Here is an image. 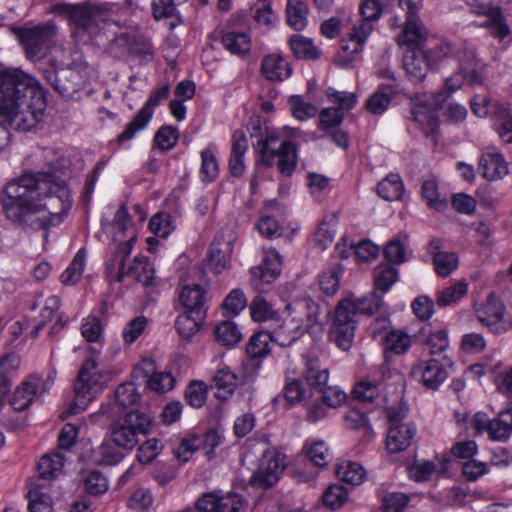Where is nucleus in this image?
<instances>
[{
    "label": "nucleus",
    "instance_id": "obj_1",
    "mask_svg": "<svg viewBox=\"0 0 512 512\" xmlns=\"http://www.w3.org/2000/svg\"><path fill=\"white\" fill-rule=\"evenodd\" d=\"M59 167L51 162L48 171L26 172L7 183L0 202L11 223L35 231L62 223L72 200L66 182L56 175Z\"/></svg>",
    "mask_w": 512,
    "mask_h": 512
},
{
    "label": "nucleus",
    "instance_id": "obj_2",
    "mask_svg": "<svg viewBox=\"0 0 512 512\" xmlns=\"http://www.w3.org/2000/svg\"><path fill=\"white\" fill-rule=\"evenodd\" d=\"M46 96L39 82L20 69L0 70V122L27 132L42 121Z\"/></svg>",
    "mask_w": 512,
    "mask_h": 512
},
{
    "label": "nucleus",
    "instance_id": "obj_3",
    "mask_svg": "<svg viewBox=\"0 0 512 512\" xmlns=\"http://www.w3.org/2000/svg\"><path fill=\"white\" fill-rule=\"evenodd\" d=\"M113 371L101 357V349L89 346L88 356L82 363L74 382L72 414L84 411L113 379Z\"/></svg>",
    "mask_w": 512,
    "mask_h": 512
},
{
    "label": "nucleus",
    "instance_id": "obj_4",
    "mask_svg": "<svg viewBox=\"0 0 512 512\" xmlns=\"http://www.w3.org/2000/svg\"><path fill=\"white\" fill-rule=\"evenodd\" d=\"M382 305V295L377 292H373L357 302L350 299L341 300L334 311L333 322L329 330L330 340L341 350H349L355 336L357 316L360 314L373 315Z\"/></svg>",
    "mask_w": 512,
    "mask_h": 512
},
{
    "label": "nucleus",
    "instance_id": "obj_5",
    "mask_svg": "<svg viewBox=\"0 0 512 512\" xmlns=\"http://www.w3.org/2000/svg\"><path fill=\"white\" fill-rule=\"evenodd\" d=\"M53 11L69 17L71 35L80 44H89L109 25V12L102 6L60 3Z\"/></svg>",
    "mask_w": 512,
    "mask_h": 512
},
{
    "label": "nucleus",
    "instance_id": "obj_6",
    "mask_svg": "<svg viewBox=\"0 0 512 512\" xmlns=\"http://www.w3.org/2000/svg\"><path fill=\"white\" fill-rule=\"evenodd\" d=\"M153 424L154 417L149 412L133 409L110 424L109 437L117 448L132 451L139 443L140 436L151 432Z\"/></svg>",
    "mask_w": 512,
    "mask_h": 512
},
{
    "label": "nucleus",
    "instance_id": "obj_7",
    "mask_svg": "<svg viewBox=\"0 0 512 512\" xmlns=\"http://www.w3.org/2000/svg\"><path fill=\"white\" fill-rule=\"evenodd\" d=\"M136 236L133 234L129 239L116 246L111 258L106 263V273L116 282H122L124 277H133L137 282L146 286L151 285L154 279V271L148 258L145 256H136L127 269H125V261L131 254L133 243Z\"/></svg>",
    "mask_w": 512,
    "mask_h": 512
},
{
    "label": "nucleus",
    "instance_id": "obj_8",
    "mask_svg": "<svg viewBox=\"0 0 512 512\" xmlns=\"http://www.w3.org/2000/svg\"><path fill=\"white\" fill-rule=\"evenodd\" d=\"M459 72L447 78L444 88L451 94L462 87L464 82L470 85L482 84L485 80V64L477 58L475 49L467 42L457 50Z\"/></svg>",
    "mask_w": 512,
    "mask_h": 512
},
{
    "label": "nucleus",
    "instance_id": "obj_9",
    "mask_svg": "<svg viewBox=\"0 0 512 512\" xmlns=\"http://www.w3.org/2000/svg\"><path fill=\"white\" fill-rule=\"evenodd\" d=\"M277 140L276 136H269L257 141L256 148L260 153V161L271 166L275 158H278L277 166L280 173L291 176L297 164L296 146L290 141H283L279 147H273V143Z\"/></svg>",
    "mask_w": 512,
    "mask_h": 512
},
{
    "label": "nucleus",
    "instance_id": "obj_10",
    "mask_svg": "<svg viewBox=\"0 0 512 512\" xmlns=\"http://www.w3.org/2000/svg\"><path fill=\"white\" fill-rule=\"evenodd\" d=\"M477 320L491 333L500 335L512 327V317L506 312L503 302L494 294L475 310Z\"/></svg>",
    "mask_w": 512,
    "mask_h": 512
},
{
    "label": "nucleus",
    "instance_id": "obj_11",
    "mask_svg": "<svg viewBox=\"0 0 512 512\" xmlns=\"http://www.w3.org/2000/svg\"><path fill=\"white\" fill-rule=\"evenodd\" d=\"M471 11L485 19L478 26L486 28L496 39L503 40L510 34V27L499 6L486 3V0H465Z\"/></svg>",
    "mask_w": 512,
    "mask_h": 512
},
{
    "label": "nucleus",
    "instance_id": "obj_12",
    "mask_svg": "<svg viewBox=\"0 0 512 512\" xmlns=\"http://www.w3.org/2000/svg\"><path fill=\"white\" fill-rule=\"evenodd\" d=\"M169 85L164 84L152 91L144 106L137 112L134 118L126 125L125 129L118 136L120 143L129 141L141 130H143L153 116V110L169 96Z\"/></svg>",
    "mask_w": 512,
    "mask_h": 512
},
{
    "label": "nucleus",
    "instance_id": "obj_13",
    "mask_svg": "<svg viewBox=\"0 0 512 512\" xmlns=\"http://www.w3.org/2000/svg\"><path fill=\"white\" fill-rule=\"evenodd\" d=\"M57 32V26L49 21L30 28L20 29L19 39L27 55L36 57L51 46Z\"/></svg>",
    "mask_w": 512,
    "mask_h": 512
},
{
    "label": "nucleus",
    "instance_id": "obj_14",
    "mask_svg": "<svg viewBox=\"0 0 512 512\" xmlns=\"http://www.w3.org/2000/svg\"><path fill=\"white\" fill-rule=\"evenodd\" d=\"M451 365L452 362L446 356L421 361L412 367L411 376L426 388L436 390L447 379V368Z\"/></svg>",
    "mask_w": 512,
    "mask_h": 512
},
{
    "label": "nucleus",
    "instance_id": "obj_15",
    "mask_svg": "<svg viewBox=\"0 0 512 512\" xmlns=\"http://www.w3.org/2000/svg\"><path fill=\"white\" fill-rule=\"evenodd\" d=\"M44 78L64 97H72L84 84L81 72L72 67H51L44 71Z\"/></svg>",
    "mask_w": 512,
    "mask_h": 512
},
{
    "label": "nucleus",
    "instance_id": "obj_16",
    "mask_svg": "<svg viewBox=\"0 0 512 512\" xmlns=\"http://www.w3.org/2000/svg\"><path fill=\"white\" fill-rule=\"evenodd\" d=\"M290 318L296 322L305 332H309L320 323V304L310 296L293 299L287 306Z\"/></svg>",
    "mask_w": 512,
    "mask_h": 512
},
{
    "label": "nucleus",
    "instance_id": "obj_17",
    "mask_svg": "<svg viewBox=\"0 0 512 512\" xmlns=\"http://www.w3.org/2000/svg\"><path fill=\"white\" fill-rule=\"evenodd\" d=\"M196 505L202 512H243L244 501L237 493L220 494L208 492L203 494Z\"/></svg>",
    "mask_w": 512,
    "mask_h": 512
},
{
    "label": "nucleus",
    "instance_id": "obj_18",
    "mask_svg": "<svg viewBox=\"0 0 512 512\" xmlns=\"http://www.w3.org/2000/svg\"><path fill=\"white\" fill-rule=\"evenodd\" d=\"M178 300L184 311L207 316L209 299L206 290L198 284L183 285L178 291Z\"/></svg>",
    "mask_w": 512,
    "mask_h": 512
},
{
    "label": "nucleus",
    "instance_id": "obj_19",
    "mask_svg": "<svg viewBox=\"0 0 512 512\" xmlns=\"http://www.w3.org/2000/svg\"><path fill=\"white\" fill-rule=\"evenodd\" d=\"M284 467V457L273 453L265 455L258 471L251 477V483L263 488L271 487L278 481Z\"/></svg>",
    "mask_w": 512,
    "mask_h": 512
},
{
    "label": "nucleus",
    "instance_id": "obj_20",
    "mask_svg": "<svg viewBox=\"0 0 512 512\" xmlns=\"http://www.w3.org/2000/svg\"><path fill=\"white\" fill-rule=\"evenodd\" d=\"M373 29L374 23L367 20L359 19L354 22L348 34V42L342 41V50L349 56L359 54Z\"/></svg>",
    "mask_w": 512,
    "mask_h": 512
},
{
    "label": "nucleus",
    "instance_id": "obj_21",
    "mask_svg": "<svg viewBox=\"0 0 512 512\" xmlns=\"http://www.w3.org/2000/svg\"><path fill=\"white\" fill-rule=\"evenodd\" d=\"M213 37L231 54L245 56L251 51V38L246 32L215 31Z\"/></svg>",
    "mask_w": 512,
    "mask_h": 512
},
{
    "label": "nucleus",
    "instance_id": "obj_22",
    "mask_svg": "<svg viewBox=\"0 0 512 512\" xmlns=\"http://www.w3.org/2000/svg\"><path fill=\"white\" fill-rule=\"evenodd\" d=\"M123 48L125 52L142 57L152 56V44L142 35L121 33L111 41V49Z\"/></svg>",
    "mask_w": 512,
    "mask_h": 512
},
{
    "label": "nucleus",
    "instance_id": "obj_23",
    "mask_svg": "<svg viewBox=\"0 0 512 512\" xmlns=\"http://www.w3.org/2000/svg\"><path fill=\"white\" fill-rule=\"evenodd\" d=\"M231 252L232 240L230 238L226 240L223 235H217L208 253L209 266L215 273H221L228 267Z\"/></svg>",
    "mask_w": 512,
    "mask_h": 512
},
{
    "label": "nucleus",
    "instance_id": "obj_24",
    "mask_svg": "<svg viewBox=\"0 0 512 512\" xmlns=\"http://www.w3.org/2000/svg\"><path fill=\"white\" fill-rule=\"evenodd\" d=\"M304 371L303 377L312 388L323 387L328 384L329 370L322 367L319 357L312 352L303 355Z\"/></svg>",
    "mask_w": 512,
    "mask_h": 512
},
{
    "label": "nucleus",
    "instance_id": "obj_25",
    "mask_svg": "<svg viewBox=\"0 0 512 512\" xmlns=\"http://www.w3.org/2000/svg\"><path fill=\"white\" fill-rule=\"evenodd\" d=\"M261 73L271 82H282L291 76L292 68L281 55L270 54L261 61Z\"/></svg>",
    "mask_w": 512,
    "mask_h": 512
},
{
    "label": "nucleus",
    "instance_id": "obj_26",
    "mask_svg": "<svg viewBox=\"0 0 512 512\" xmlns=\"http://www.w3.org/2000/svg\"><path fill=\"white\" fill-rule=\"evenodd\" d=\"M479 168L482 176L490 181L502 179L508 173V164L502 154L496 151L483 153Z\"/></svg>",
    "mask_w": 512,
    "mask_h": 512
},
{
    "label": "nucleus",
    "instance_id": "obj_27",
    "mask_svg": "<svg viewBox=\"0 0 512 512\" xmlns=\"http://www.w3.org/2000/svg\"><path fill=\"white\" fill-rule=\"evenodd\" d=\"M247 149L248 140L245 133L242 130L234 131L232 135V148L229 159V170L232 176L240 177L244 174V156Z\"/></svg>",
    "mask_w": 512,
    "mask_h": 512
},
{
    "label": "nucleus",
    "instance_id": "obj_28",
    "mask_svg": "<svg viewBox=\"0 0 512 512\" xmlns=\"http://www.w3.org/2000/svg\"><path fill=\"white\" fill-rule=\"evenodd\" d=\"M398 84H381L377 91L366 101V109L375 115L382 114L389 107L392 97L397 93Z\"/></svg>",
    "mask_w": 512,
    "mask_h": 512
},
{
    "label": "nucleus",
    "instance_id": "obj_29",
    "mask_svg": "<svg viewBox=\"0 0 512 512\" xmlns=\"http://www.w3.org/2000/svg\"><path fill=\"white\" fill-rule=\"evenodd\" d=\"M415 429L410 425L392 426L389 428L386 447L390 453H398L406 450L412 442Z\"/></svg>",
    "mask_w": 512,
    "mask_h": 512
},
{
    "label": "nucleus",
    "instance_id": "obj_30",
    "mask_svg": "<svg viewBox=\"0 0 512 512\" xmlns=\"http://www.w3.org/2000/svg\"><path fill=\"white\" fill-rule=\"evenodd\" d=\"M429 65V53H416L415 51H411L405 55L404 68L408 76L414 82H421L425 79Z\"/></svg>",
    "mask_w": 512,
    "mask_h": 512
},
{
    "label": "nucleus",
    "instance_id": "obj_31",
    "mask_svg": "<svg viewBox=\"0 0 512 512\" xmlns=\"http://www.w3.org/2000/svg\"><path fill=\"white\" fill-rule=\"evenodd\" d=\"M512 434V402L498 413L497 417L491 419L490 439L505 442Z\"/></svg>",
    "mask_w": 512,
    "mask_h": 512
},
{
    "label": "nucleus",
    "instance_id": "obj_32",
    "mask_svg": "<svg viewBox=\"0 0 512 512\" xmlns=\"http://www.w3.org/2000/svg\"><path fill=\"white\" fill-rule=\"evenodd\" d=\"M473 113L481 118L490 116L494 119L498 115H506V105L493 100L488 95L478 94L473 97L470 103Z\"/></svg>",
    "mask_w": 512,
    "mask_h": 512
},
{
    "label": "nucleus",
    "instance_id": "obj_33",
    "mask_svg": "<svg viewBox=\"0 0 512 512\" xmlns=\"http://www.w3.org/2000/svg\"><path fill=\"white\" fill-rule=\"evenodd\" d=\"M426 33L418 19H406L402 33L397 37L400 46L410 49L420 48L425 42Z\"/></svg>",
    "mask_w": 512,
    "mask_h": 512
},
{
    "label": "nucleus",
    "instance_id": "obj_34",
    "mask_svg": "<svg viewBox=\"0 0 512 512\" xmlns=\"http://www.w3.org/2000/svg\"><path fill=\"white\" fill-rule=\"evenodd\" d=\"M269 332L273 342L277 343L281 347L291 346L296 340L306 333L301 326L291 318Z\"/></svg>",
    "mask_w": 512,
    "mask_h": 512
},
{
    "label": "nucleus",
    "instance_id": "obj_35",
    "mask_svg": "<svg viewBox=\"0 0 512 512\" xmlns=\"http://www.w3.org/2000/svg\"><path fill=\"white\" fill-rule=\"evenodd\" d=\"M288 43L294 56L298 59L315 61L321 57V51L314 42L301 34L290 36Z\"/></svg>",
    "mask_w": 512,
    "mask_h": 512
},
{
    "label": "nucleus",
    "instance_id": "obj_36",
    "mask_svg": "<svg viewBox=\"0 0 512 512\" xmlns=\"http://www.w3.org/2000/svg\"><path fill=\"white\" fill-rule=\"evenodd\" d=\"M214 336L218 344L226 347H233L242 339L240 329L231 319H225L215 324Z\"/></svg>",
    "mask_w": 512,
    "mask_h": 512
},
{
    "label": "nucleus",
    "instance_id": "obj_37",
    "mask_svg": "<svg viewBox=\"0 0 512 512\" xmlns=\"http://www.w3.org/2000/svg\"><path fill=\"white\" fill-rule=\"evenodd\" d=\"M141 396L132 382L122 383L115 390L114 404L122 410L140 409Z\"/></svg>",
    "mask_w": 512,
    "mask_h": 512
},
{
    "label": "nucleus",
    "instance_id": "obj_38",
    "mask_svg": "<svg viewBox=\"0 0 512 512\" xmlns=\"http://www.w3.org/2000/svg\"><path fill=\"white\" fill-rule=\"evenodd\" d=\"M212 381L217 388L215 396L221 400H227L237 386V376L228 367L220 368L213 376Z\"/></svg>",
    "mask_w": 512,
    "mask_h": 512
},
{
    "label": "nucleus",
    "instance_id": "obj_39",
    "mask_svg": "<svg viewBox=\"0 0 512 512\" xmlns=\"http://www.w3.org/2000/svg\"><path fill=\"white\" fill-rule=\"evenodd\" d=\"M309 8L301 0H288L286 4L287 24L296 31H302L308 23Z\"/></svg>",
    "mask_w": 512,
    "mask_h": 512
},
{
    "label": "nucleus",
    "instance_id": "obj_40",
    "mask_svg": "<svg viewBox=\"0 0 512 512\" xmlns=\"http://www.w3.org/2000/svg\"><path fill=\"white\" fill-rule=\"evenodd\" d=\"M64 463L65 457L61 452L42 456L38 463V472L40 477L45 480L57 478L63 471Z\"/></svg>",
    "mask_w": 512,
    "mask_h": 512
},
{
    "label": "nucleus",
    "instance_id": "obj_41",
    "mask_svg": "<svg viewBox=\"0 0 512 512\" xmlns=\"http://www.w3.org/2000/svg\"><path fill=\"white\" fill-rule=\"evenodd\" d=\"M404 190L405 188L401 177L395 173L388 174L377 185L378 195L387 201L402 199Z\"/></svg>",
    "mask_w": 512,
    "mask_h": 512
},
{
    "label": "nucleus",
    "instance_id": "obj_42",
    "mask_svg": "<svg viewBox=\"0 0 512 512\" xmlns=\"http://www.w3.org/2000/svg\"><path fill=\"white\" fill-rule=\"evenodd\" d=\"M206 316H197L196 314L184 311L177 316L175 328L179 336L184 340H190L200 329Z\"/></svg>",
    "mask_w": 512,
    "mask_h": 512
},
{
    "label": "nucleus",
    "instance_id": "obj_43",
    "mask_svg": "<svg viewBox=\"0 0 512 512\" xmlns=\"http://www.w3.org/2000/svg\"><path fill=\"white\" fill-rule=\"evenodd\" d=\"M280 271L279 257L278 255H272L266 257L260 265L251 269V277L253 280L269 284L279 276Z\"/></svg>",
    "mask_w": 512,
    "mask_h": 512
},
{
    "label": "nucleus",
    "instance_id": "obj_44",
    "mask_svg": "<svg viewBox=\"0 0 512 512\" xmlns=\"http://www.w3.org/2000/svg\"><path fill=\"white\" fill-rule=\"evenodd\" d=\"M251 317L255 322H279V313L261 295H257L250 303Z\"/></svg>",
    "mask_w": 512,
    "mask_h": 512
},
{
    "label": "nucleus",
    "instance_id": "obj_45",
    "mask_svg": "<svg viewBox=\"0 0 512 512\" xmlns=\"http://www.w3.org/2000/svg\"><path fill=\"white\" fill-rule=\"evenodd\" d=\"M273 342L269 331H260L251 336L246 346V353L250 358H262L270 351V343Z\"/></svg>",
    "mask_w": 512,
    "mask_h": 512
},
{
    "label": "nucleus",
    "instance_id": "obj_46",
    "mask_svg": "<svg viewBox=\"0 0 512 512\" xmlns=\"http://www.w3.org/2000/svg\"><path fill=\"white\" fill-rule=\"evenodd\" d=\"M303 450L307 458L317 467L323 468L332 460L329 448L322 440L307 441Z\"/></svg>",
    "mask_w": 512,
    "mask_h": 512
},
{
    "label": "nucleus",
    "instance_id": "obj_47",
    "mask_svg": "<svg viewBox=\"0 0 512 512\" xmlns=\"http://www.w3.org/2000/svg\"><path fill=\"white\" fill-rule=\"evenodd\" d=\"M399 271L397 268L387 265L380 264L374 269V285L376 290L381 293H386L397 281Z\"/></svg>",
    "mask_w": 512,
    "mask_h": 512
},
{
    "label": "nucleus",
    "instance_id": "obj_48",
    "mask_svg": "<svg viewBox=\"0 0 512 512\" xmlns=\"http://www.w3.org/2000/svg\"><path fill=\"white\" fill-rule=\"evenodd\" d=\"M36 390L37 386L34 382H24L13 392V395L10 399V405L16 411L25 410L31 404L36 394Z\"/></svg>",
    "mask_w": 512,
    "mask_h": 512
},
{
    "label": "nucleus",
    "instance_id": "obj_49",
    "mask_svg": "<svg viewBox=\"0 0 512 512\" xmlns=\"http://www.w3.org/2000/svg\"><path fill=\"white\" fill-rule=\"evenodd\" d=\"M336 474L345 483L359 485L365 477V470L359 463L344 461L338 464Z\"/></svg>",
    "mask_w": 512,
    "mask_h": 512
},
{
    "label": "nucleus",
    "instance_id": "obj_50",
    "mask_svg": "<svg viewBox=\"0 0 512 512\" xmlns=\"http://www.w3.org/2000/svg\"><path fill=\"white\" fill-rule=\"evenodd\" d=\"M86 260V251L84 248H81L66 268V270L60 275V280L65 285H74L76 284L83 273L85 267Z\"/></svg>",
    "mask_w": 512,
    "mask_h": 512
},
{
    "label": "nucleus",
    "instance_id": "obj_51",
    "mask_svg": "<svg viewBox=\"0 0 512 512\" xmlns=\"http://www.w3.org/2000/svg\"><path fill=\"white\" fill-rule=\"evenodd\" d=\"M407 236H397L391 239L384 248L385 258L392 264H401L406 261Z\"/></svg>",
    "mask_w": 512,
    "mask_h": 512
},
{
    "label": "nucleus",
    "instance_id": "obj_52",
    "mask_svg": "<svg viewBox=\"0 0 512 512\" xmlns=\"http://www.w3.org/2000/svg\"><path fill=\"white\" fill-rule=\"evenodd\" d=\"M468 291V285L465 282L455 283L444 290H442L437 298L436 303L440 307H446L457 303L461 298H463Z\"/></svg>",
    "mask_w": 512,
    "mask_h": 512
},
{
    "label": "nucleus",
    "instance_id": "obj_53",
    "mask_svg": "<svg viewBox=\"0 0 512 512\" xmlns=\"http://www.w3.org/2000/svg\"><path fill=\"white\" fill-rule=\"evenodd\" d=\"M288 102L292 111V115L297 120L305 121L314 117L318 112V108L314 104L306 102L300 95L290 96Z\"/></svg>",
    "mask_w": 512,
    "mask_h": 512
},
{
    "label": "nucleus",
    "instance_id": "obj_54",
    "mask_svg": "<svg viewBox=\"0 0 512 512\" xmlns=\"http://www.w3.org/2000/svg\"><path fill=\"white\" fill-rule=\"evenodd\" d=\"M164 446L158 438H149L139 445L136 457L140 463H151L163 450Z\"/></svg>",
    "mask_w": 512,
    "mask_h": 512
},
{
    "label": "nucleus",
    "instance_id": "obj_55",
    "mask_svg": "<svg viewBox=\"0 0 512 512\" xmlns=\"http://www.w3.org/2000/svg\"><path fill=\"white\" fill-rule=\"evenodd\" d=\"M27 497L30 512H54L51 497L47 493L41 492L37 487L30 489Z\"/></svg>",
    "mask_w": 512,
    "mask_h": 512
},
{
    "label": "nucleus",
    "instance_id": "obj_56",
    "mask_svg": "<svg viewBox=\"0 0 512 512\" xmlns=\"http://www.w3.org/2000/svg\"><path fill=\"white\" fill-rule=\"evenodd\" d=\"M201 177L203 181L211 182L216 179L219 173L218 162L211 148L201 152Z\"/></svg>",
    "mask_w": 512,
    "mask_h": 512
},
{
    "label": "nucleus",
    "instance_id": "obj_57",
    "mask_svg": "<svg viewBox=\"0 0 512 512\" xmlns=\"http://www.w3.org/2000/svg\"><path fill=\"white\" fill-rule=\"evenodd\" d=\"M411 346L410 336L402 331H390L385 337L386 350L395 354L405 353Z\"/></svg>",
    "mask_w": 512,
    "mask_h": 512
},
{
    "label": "nucleus",
    "instance_id": "obj_58",
    "mask_svg": "<svg viewBox=\"0 0 512 512\" xmlns=\"http://www.w3.org/2000/svg\"><path fill=\"white\" fill-rule=\"evenodd\" d=\"M247 299L241 289H233L224 299L222 310L226 315L237 316L246 307Z\"/></svg>",
    "mask_w": 512,
    "mask_h": 512
},
{
    "label": "nucleus",
    "instance_id": "obj_59",
    "mask_svg": "<svg viewBox=\"0 0 512 512\" xmlns=\"http://www.w3.org/2000/svg\"><path fill=\"white\" fill-rule=\"evenodd\" d=\"M315 390L321 393V400L328 408L340 407L347 399L346 393L338 386L324 384Z\"/></svg>",
    "mask_w": 512,
    "mask_h": 512
},
{
    "label": "nucleus",
    "instance_id": "obj_60",
    "mask_svg": "<svg viewBox=\"0 0 512 512\" xmlns=\"http://www.w3.org/2000/svg\"><path fill=\"white\" fill-rule=\"evenodd\" d=\"M59 308V297L51 296L45 300L44 306L39 316V320L31 332L33 337H36L40 330L46 325V323L52 320L53 316L58 313Z\"/></svg>",
    "mask_w": 512,
    "mask_h": 512
},
{
    "label": "nucleus",
    "instance_id": "obj_61",
    "mask_svg": "<svg viewBox=\"0 0 512 512\" xmlns=\"http://www.w3.org/2000/svg\"><path fill=\"white\" fill-rule=\"evenodd\" d=\"M433 263L438 275L448 276L458 266V257L451 252H436L433 256Z\"/></svg>",
    "mask_w": 512,
    "mask_h": 512
},
{
    "label": "nucleus",
    "instance_id": "obj_62",
    "mask_svg": "<svg viewBox=\"0 0 512 512\" xmlns=\"http://www.w3.org/2000/svg\"><path fill=\"white\" fill-rule=\"evenodd\" d=\"M340 274V268L332 267L319 275V287L325 295L332 296L338 291Z\"/></svg>",
    "mask_w": 512,
    "mask_h": 512
},
{
    "label": "nucleus",
    "instance_id": "obj_63",
    "mask_svg": "<svg viewBox=\"0 0 512 512\" xmlns=\"http://www.w3.org/2000/svg\"><path fill=\"white\" fill-rule=\"evenodd\" d=\"M345 425L352 430L363 431L367 440L373 437V431L368 418L359 411H350L344 416Z\"/></svg>",
    "mask_w": 512,
    "mask_h": 512
},
{
    "label": "nucleus",
    "instance_id": "obj_64",
    "mask_svg": "<svg viewBox=\"0 0 512 512\" xmlns=\"http://www.w3.org/2000/svg\"><path fill=\"white\" fill-rule=\"evenodd\" d=\"M84 490L91 495H100L107 491L106 477L99 471H91L83 479Z\"/></svg>",
    "mask_w": 512,
    "mask_h": 512
}]
</instances>
